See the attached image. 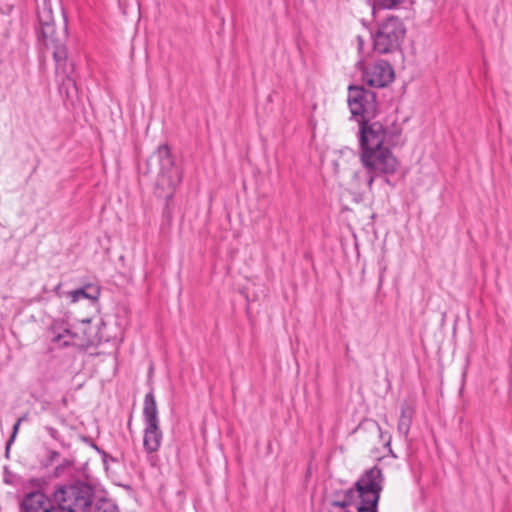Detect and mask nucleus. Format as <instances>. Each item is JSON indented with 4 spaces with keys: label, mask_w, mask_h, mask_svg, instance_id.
<instances>
[{
    "label": "nucleus",
    "mask_w": 512,
    "mask_h": 512,
    "mask_svg": "<svg viewBox=\"0 0 512 512\" xmlns=\"http://www.w3.org/2000/svg\"><path fill=\"white\" fill-rule=\"evenodd\" d=\"M146 173H157L154 193L166 200L164 215H169V201L173 198L177 186L182 181V172L175 165L170 148L159 145L146 162Z\"/></svg>",
    "instance_id": "f257e3e1"
},
{
    "label": "nucleus",
    "mask_w": 512,
    "mask_h": 512,
    "mask_svg": "<svg viewBox=\"0 0 512 512\" xmlns=\"http://www.w3.org/2000/svg\"><path fill=\"white\" fill-rule=\"evenodd\" d=\"M392 147L385 146L360 151V160L368 174L367 185L369 188L372 187L375 178L391 175L397 171L399 162L391 152Z\"/></svg>",
    "instance_id": "f03ea898"
},
{
    "label": "nucleus",
    "mask_w": 512,
    "mask_h": 512,
    "mask_svg": "<svg viewBox=\"0 0 512 512\" xmlns=\"http://www.w3.org/2000/svg\"><path fill=\"white\" fill-rule=\"evenodd\" d=\"M55 497L63 512H90L94 491L90 485L78 481L59 487Z\"/></svg>",
    "instance_id": "7ed1b4c3"
},
{
    "label": "nucleus",
    "mask_w": 512,
    "mask_h": 512,
    "mask_svg": "<svg viewBox=\"0 0 512 512\" xmlns=\"http://www.w3.org/2000/svg\"><path fill=\"white\" fill-rule=\"evenodd\" d=\"M143 420V448L147 454L152 455L159 450L163 440L157 402L154 395V388L152 386L150 391L144 397Z\"/></svg>",
    "instance_id": "20e7f679"
},
{
    "label": "nucleus",
    "mask_w": 512,
    "mask_h": 512,
    "mask_svg": "<svg viewBox=\"0 0 512 512\" xmlns=\"http://www.w3.org/2000/svg\"><path fill=\"white\" fill-rule=\"evenodd\" d=\"M406 35L402 20L391 16L378 25L373 34V49L378 54H391L400 50Z\"/></svg>",
    "instance_id": "39448f33"
},
{
    "label": "nucleus",
    "mask_w": 512,
    "mask_h": 512,
    "mask_svg": "<svg viewBox=\"0 0 512 512\" xmlns=\"http://www.w3.org/2000/svg\"><path fill=\"white\" fill-rule=\"evenodd\" d=\"M401 130L388 131L379 121L367 120L359 123V149L396 146L400 141Z\"/></svg>",
    "instance_id": "423d86ee"
},
{
    "label": "nucleus",
    "mask_w": 512,
    "mask_h": 512,
    "mask_svg": "<svg viewBox=\"0 0 512 512\" xmlns=\"http://www.w3.org/2000/svg\"><path fill=\"white\" fill-rule=\"evenodd\" d=\"M347 103L352 117L358 123L372 120L377 114V95L363 86L350 85L348 87Z\"/></svg>",
    "instance_id": "0eeeda50"
},
{
    "label": "nucleus",
    "mask_w": 512,
    "mask_h": 512,
    "mask_svg": "<svg viewBox=\"0 0 512 512\" xmlns=\"http://www.w3.org/2000/svg\"><path fill=\"white\" fill-rule=\"evenodd\" d=\"M383 481L382 470L378 466L366 470L354 484L361 503L378 506Z\"/></svg>",
    "instance_id": "6e6552de"
},
{
    "label": "nucleus",
    "mask_w": 512,
    "mask_h": 512,
    "mask_svg": "<svg viewBox=\"0 0 512 512\" xmlns=\"http://www.w3.org/2000/svg\"><path fill=\"white\" fill-rule=\"evenodd\" d=\"M39 42L47 49L51 50L54 62H61L68 57L66 48L67 33V19L63 14V25L57 29L55 25L51 26V32H46L45 29L37 31Z\"/></svg>",
    "instance_id": "1a4fd4ad"
},
{
    "label": "nucleus",
    "mask_w": 512,
    "mask_h": 512,
    "mask_svg": "<svg viewBox=\"0 0 512 512\" xmlns=\"http://www.w3.org/2000/svg\"><path fill=\"white\" fill-rule=\"evenodd\" d=\"M362 79L370 87L383 88L394 80V70L389 62L378 60L365 68Z\"/></svg>",
    "instance_id": "9d476101"
},
{
    "label": "nucleus",
    "mask_w": 512,
    "mask_h": 512,
    "mask_svg": "<svg viewBox=\"0 0 512 512\" xmlns=\"http://www.w3.org/2000/svg\"><path fill=\"white\" fill-rule=\"evenodd\" d=\"M55 71L60 79L59 92L64 95L67 101L73 102L78 95L76 80L73 76L74 64L68 62V57L61 62H55Z\"/></svg>",
    "instance_id": "9b49d317"
},
{
    "label": "nucleus",
    "mask_w": 512,
    "mask_h": 512,
    "mask_svg": "<svg viewBox=\"0 0 512 512\" xmlns=\"http://www.w3.org/2000/svg\"><path fill=\"white\" fill-rule=\"evenodd\" d=\"M22 505L25 512H63L62 508L54 506L51 499L39 491L26 495Z\"/></svg>",
    "instance_id": "f8f14e48"
},
{
    "label": "nucleus",
    "mask_w": 512,
    "mask_h": 512,
    "mask_svg": "<svg viewBox=\"0 0 512 512\" xmlns=\"http://www.w3.org/2000/svg\"><path fill=\"white\" fill-rule=\"evenodd\" d=\"M53 337L51 342L56 344L58 347H69L72 345H76V339L78 338V334L72 331L68 327H63V325H58L57 323L53 324L51 327Z\"/></svg>",
    "instance_id": "ddd939ff"
},
{
    "label": "nucleus",
    "mask_w": 512,
    "mask_h": 512,
    "mask_svg": "<svg viewBox=\"0 0 512 512\" xmlns=\"http://www.w3.org/2000/svg\"><path fill=\"white\" fill-rule=\"evenodd\" d=\"M67 296L71 299L72 303L78 302L81 299H88L94 302L97 301L100 296V288L98 285L89 283L83 287L69 291Z\"/></svg>",
    "instance_id": "4468645a"
},
{
    "label": "nucleus",
    "mask_w": 512,
    "mask_h": 512,
    "mask_svg": "<svg viewBox=\"0 0 512 512\" xmlns=\"http://www.w3.org/2000/svg\"><path fill=\"white\" fill-rule=\"evenodd\" d=\"M414 415V409L410 407L407 403H403L400 409V417L397 424V431L400 435H402L405 439L409 435V431L412 425Z\"/></svg>",
    "instance_id": "2eb2a0df"
},
{
    "label": "nucleus",
    "mask_w": 512,
    "mask_h": 512,
    "mask_svg": "<svg viewBox=\"0 0 512 512\" xmlns=\"http://www.w3.org/2000/svg\"><path fill=\"white\" fill-rule=\"evenodd\" d=\"M55 25L53 12L50 3L46 0L42 8L38 9V27L37 31L45 29L46 32H51V26Z\"/></svg>",
    "instance_id": "dca6fc26"
},
{
    "label": "nucleus",
    "mask_w": 512,
    "mask_h": 512,
    "mask_svg": "<svg viewBox=\"0 0 512 512\" xmlns=\"http://www.w3.org/2000/svg\"><path fill=\"white\" fill-rule=\"evenodd\" d=\"M357 493L356 488H349L342 492V498L338 500L341 503H344L345 506H349L352 504L355 494Z\"/></svg>",
    "instance_id": "f3484780"
},
{
    "label": "nucleus",
    "mask_w": 512,
    "mask_h": 512,
    "mask_svg": "<svg viewBox=\"0 0 512 512\" xmlns=\"http://www.w3.org/2000/svg\"><path fill=\"white\" fill-rule=\"evenodd\" d=\"M380 6L386 9H394L405 2V0H377Z\"/></svg>",
    "instance_id": "a211bd4d"
},
{
    "label": "nucleus",
    "mask_w": 512,
    "mask_h": 512,
    "mask_svg": "<svg viewBox=\"0 0 512 512\" xmlns=\"http://www.w3.org/2000/svg\"><path fill=\"white\" fill-rule=\"evenodd\" d=\"M328 512H349L347 510V506L344 503L339 502L338 500L332 501L330 503V508Z\"/></svg>",
    "instance_id": "6ab92c4d"
},
{
    "label": "nucleus",
    "mask_w": 512,
    "mask_h": 512,
    "mask_svg": "<svg viewBox=\"0 0 512 512\" xmlns=\"http://www.w3.org/2000/svg\"><path fill=\"white\" fill-rule=\"evenodd\" d=\"M20 421H16V423L14 424L13 426V431H12V434L10 436V438L8 439L7 443H6V453H8L9 449H10V446L11 444L14 442L15 440V437L18 433V430H19V426H20Z\"/></svg>",
    "instance_id": "aec40b11"
},
{
    "label": "nucleus",
    "mask_w": 512,
    "mask_h": 512,
    "mask_svg": "<svg viewBox=\"0 0 512 512\" xmlns=\"http://www.w3.org/2000/svg\"><path fill=\"white\" fill-rule=\"evenodd\" d=\"M358 512H378V506L361 503V506L358 508Z\"/></svg>",
    "instance_id": "412c9836"
},
{
    "label": "nucleus",
    "mask_w": 512,
    "mask_h": 512,
    "mask_svg": "<svg viewBox=\"0 0 512 512\" xmlns=\"http://www.w3.org/2000/svg\"><path fill=\"white\" fill-rule=\"evenodd\" d=\"M60 457V453L54 450H50L47 455L48 464H53Z\"/></svg>",
    "instance_id": "4be33fe9"
},
{
    "label": "nucleus",
    "mask_w": 512,
    "mask_h": 512,
    "mask_svg": "<svg viewBox=\"0 0 512 512\" xmlns=\"http://www.w3.org/2000/svg\"><path fill=\"white\" fill-rule=\"evenodd\" d=\"M73 465V462L68 460V459H64L62 464L58 465L56 467V472L59 473V471L63 470L65 467H69V466H72Z\"/></svg>",
    "instance_id": "5701e85b"
},
{
    "label": "nucleus",
    "mask_w": 512,
    "mask_h": 512,
    "mask_svg": "<svg viewBox=\"0 0 512 512\" xmlns=\"http://www.w3.org/2000/svg\"><path fill=\"white\" fill-rule=\"evenodd\" d=\"M47 431H48V433H49V435H50L51 437H53L54 439H56V438H57V435H58V431H57V429H55V428H53V427H47Z\"/></svg>",
    "instance_id": "b1692460"
},
{
    "label": "nucleus",
    "mask_w": 512,
    "mask_h": 512,
    "mask_svg": "<svg viewBox=\"0 0 512 512\" xmlns=\"http://www.w3.org/2000/svg\"><path fill=\"white\" fill-rule=\"evenodd\" d=\"M371 425L375 428V430L379 433V436L382 438L384 435H383V432H382L379 424L377 422L373 421V422H371Z\"/></svg>",
    "instance_id": "393cba45"
},
{
    "label": "nucleus",
    "mask_w": 512,
    "mask_h": 512,
    "mask_svg": "<svg viewBox=\"0 0 512 512\" xmlns=\"http://www.w3.org/2000/svg\"><path fill=\"white\" fill-rule=\"evenodd\" d=\"M390 443H391V436H388L387 441L385 442V446L390 447ZM389 451L392 452L391 448H389Z\"/></svg>",
    "instance_id": "a878e982"
},
{
    "label": "nucleus",
    "mask_w": 512,
    "mask_h": 512,
    "mask_svg": "<svg viewBox=\"0 0 512 512\" xmlns=\"http://www.w3.org/2000/svg\"><path fill=\"white\" fill-rule=\"evenodd\" d=\"M26 420H27V415H23L20 418H18L17 421H20V423H22L23 421H26Z\"/></svg>",
    "instance_id": "bb28decb"
},
{
    "label": "nucleus",
    "mask_w": 512,
    "mask_h": 512,
    "mask_svg": "<svg viewBox=\"0 0 512 512\" xmlns=\"http://www.w3.org/2000/svg\"><path fill=\"white\" fill-rule=\"evenodd\" d=\"M358 42H359V48L361 49V47L363 45V39L361 37H358Z\"/></svg>",
    "instance_id": "cd10ccee"
}]
</instances>
